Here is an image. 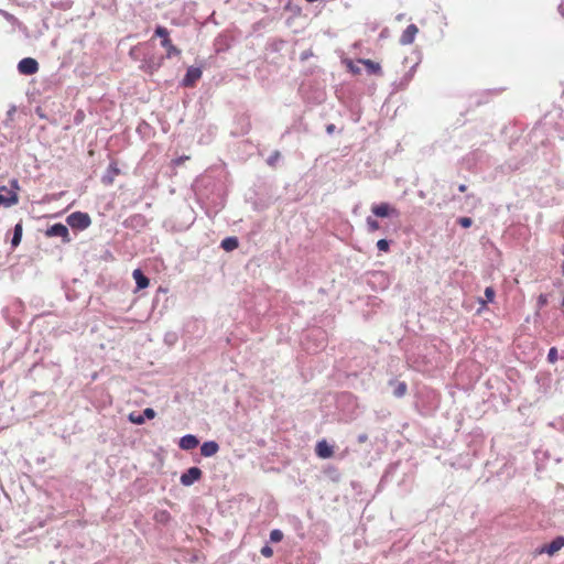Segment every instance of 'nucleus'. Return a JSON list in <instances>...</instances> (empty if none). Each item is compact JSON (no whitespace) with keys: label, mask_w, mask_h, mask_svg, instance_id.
<instances>
[{"label":"nucleus","mask_w":564,"mask_h":564,"mask_svg":"<svg viewBox=\"0 0 564 564\" xmlns=\"http://www.w3.org/2000/svg\"><path fill=\"white\" fill-rule=\"evenodd\" d=\"M260 553L264 557H271L273 555V550L270 545L265 544L261 547Z\"/></svg>","instance_id":"36"},{"label":"nucleus","mask_w":564,"mask_h":564,"mask_svg":"<svg viewBox=\"0 0 564 564\" xmlns=\"http://www.w3.org/2000/svg\"><path fill=\"white\" fill-rule=\"evenodd\" d=\"M315 452L316 455L321 458H329L334 453L333 446L329 445L325 440L317 442Z\"/></svg>","instance_id":"15"},{"label":"nucleus","mask_w":564,"mask_h":564,"mask_svg":"<svg viewBox=\"0 0 564 564\" xmlns=\"http://www.w3.org/2000/svg\"><path fill=\"white\" fill-rule=\"evenodd\" d=\"M314 337L316 340H318V344L316 345L315 348H312V347H306V349L310 351V352H316L318 349L321 348H324L325 347V333L323 330H321L319 328H314L312 329L308 335H307V338H312Z\"/></svg>","instance_id":"13"},{"label":"nucleus","mask_w":564,"mask_h":564,"mask_svg":"<svg viewBox=\"0 0 564 564\" xmlns=\"http://www.w3.org/2000/svg\"><path fill=\"white\" fill-rule=\"evenodd\" d=\"M174 339H175V335H171V337H170V335L165 336V340L169 343H172Z\"/></svg>","instance_id":"44"},{"label":"nucleus","mask_w":564,"mask_h":564,"mask_svg":"<svg viewBox=\"0 0 564 564\" xmlns=\"http://www.w3.org/2000/svg\"><path fill=\"white\" fill-rule=\"evenodd\" d=\"M212 183H213V180L209 176H204L200 180H198L197 184H196L197 195L203 196V193L200 192V186L207 187V186L212 185Z\"/></svg>","instance_id":"27"},{"label":"nucleus","mask_w":564,"mask_h":564,"mask_svg":"<svg viewBox=\"0 0 564 564\" xmlns=\"http://www.w3.org/2000/svg\"><path fill=\"white\" fill-rule=\"evenodd\" d=\"M164 56H148L142 61L141 68L149 74L156 72L163 64Z\"/></svg>","instance_id":"7"},{"label":"nucleus","mask_w":564,"mask_h":564,"mask_svg":"<svg viewBox=\"0 0 564 564\" xmlns=\"http://www.w3.org/2000/svg\"><path fill=\"white\" fill-rule=\"evenodd\" d=\"M10 184H11V187H12V188H15V189H18V188H19L18 180H15V178H14V180H12V181L10 182Z\"/></svg>","instance_id":"43"},{"label":"nucleus","mask_w":564,"mask_h":564,"mask_svg":"<svg viewBox=\"0 0 564 564\" xmlns=\"http://www.w3.org/2000/svg\"><path fill=\"white\" fill-rule=\"evenodd\" d=\"M419 29L415 24H409L405 30L402 32L400 36L401 45H410L414 42L415 35L417 34Z\"/></svg>","instance_id":"11"},{"label":"nucleus","mask_w":564,"mask_h":564,"mask_svg":"<svg viewBox=\"0 0 564 564\" xmlns=\"http://www.w3.org/2000/svg\"><path fill=\"white\" fill-rule=\"evenodd\" d=\"M558 11L564 17V6L563 4L558 6Z\"/></svg>","instance_id":"47"},{"label":"nucleus","mask_w":564,"mask_h":564,"mask_svg":"<svg viewBox=\"0 0 564 564\" xmlns=\"http://www.w3.org/2000/svg\"><path fill=\"white\" fill-rule=\"evenodd\" d=\"M132 276L135 280L138 290L145 289L150 283L149 278L145 276L144 273L140 269H135L132 273Z\"/></svg>","instance_id":"18"},{"label":"nucleus","mask_w":564,"mask_h":564,"mask_svg":"<svg viewBox=\"0 0 564 564\" xmlns=\"http://www.w3.org/2000/svg\"><path fill=\"white\" fill-rule=\"evenodd\" d=\"M399 466H400L399 462L390 464L381 477L380 485L390 482L393 479V476H394L395 471L398 470Z\"/></svg>","instance_id":"19"},{"label":"nucleus","mask_w":564,"mask_h":564,"mask_svg":"<svg viewBox=\"0 0 564 564\" xmlns=\"http://www.w3.org/2000/svg\"><path fill=\"white\" fill-rule=\"evenodd\" d=\"M564 546V536L558 535L554 538L550 543L542 545L539 549L540 554L554 555L557 551H560Z\"/></svg>","instance_id":"8"},{"label":"nucleus","mask_w":564,"mask_h":564,"mask_svg":"<svg viewBox=\"0 0 564 564\" xmlns=\"http://www.w3.org/2000/svg\"><path fill=\"white\" fill-rule=\"evenodd\" d=\"M19 202V196L14 191H9L6 186H0V206L10 207Z\"/></svg>","instance_id":"9"},{"label":"nucleus","mask_w":564,"mask_h":564,"mask_svg":"<svg viewBox=\"0 0 564 564\" xmlns=\"http://www.w3.org/2000/svg\"><path fill=\"white\" fill-rule=\"evenodd\" d=\"M66 223L73 229L85 230L90 226L91 219L87 213L74 212L67 216Z\"/></svg>","instance_id":"1"},{"label":"nucleus","mask_w":564,"mask_h":564,"mask_svg":"<svg viewBox=\"0 0 564 564\" xmlns=\"http://www.w3.org/2000/svg\"><path fill=\"white\" fill-rule=\"evenodd\" d=\"M239 246V240L237 237H234V236H230V237H226L225 239L221 240L220 242V247L225 250V251H234L235 249H237Z\"/></svg>","instance_id":"20"},{"label":"nucleus","mask_w":564,"mask_h":564,"mask_svg":"<svg viewBox=\"0 0 564 564\" xmlns=\"http://www.w3.org/2000/svg\"><path fill=\"white\" fill-rule=\"evenodd\" d=\"M0 14L9 22L13 23L17 21L15 17L12 15L11 13L0 9Z\"/></svg>","instance_id":"38"},{"label":"nucleus","mask_w":564,"mask_h":564,"mask_svg":"<svg viewBox=\"0 0 564 564\" xmlns=\"http://www.w3.org/2000/svg\"><path fill=\"white\" fill-rule=\"evenodd\" d=\"M219 451V445L216 441H206L200 445V454L204 457H212Z\"/></svg>","instance_id":"16"},{"label":"nucleus","mask_w":564,"mask_h":564,"mask_svg":"<svg viewBox=\"0 0 564 564\" xmlns=\"http://www.w3.org/2000/svg\"><path fill=\"white\" fill-rule=\"evenodd\" d=\"M184 159H185V158H178V159L175 161V163H176V164L183 163V160H184Z\"/></svg>","instance_id":"50"},{"label":"nucleus","mask_w":564,"mask_h":564,"mask_svg":"<svg viewBox=\"0 0 564 564\" xmlns=\"http://www.w3.org/2000/svg\"><path fill=\"white\" fill-rule=\"evenodd\" d=\"M558 358L557 349L555 347H552L549 349L547 352V361L551 364H554Z\"/></svg>","instance_id":"33"},{"label":"nucleus","mask_w":564,"mask_h":564,"mask_svg":"<svg viewBox=\"0 0 564 564\" xmlns=\"http://www.w3.org/2000/svg\"><path fill=\"white\" fill-rule=\"evenodd\" d=\"M172 517L167 510H159L154 513V520L161 524H167L171 521Z\"/></svg>","instance_id":"25"},{"label":"nucleus","mask_w":564,"mask_h":564,"mask_svg":"<svg viewBox=\"0 0 564 564\" xmlns=\"http://www.w3.org/2000/svg\"><path fill=\"white\" fill-rule=\"evenodd\" d=\"M390 383L393 386L392 394L395 398H402L405 395L408 386L404 381H391Z\"/></svg>","instance_id":"22"},{"label":"nucleus","mask_w":564,"mask_h":564,"mask_svg":"<svg viewBox=\"0 0 564 564\" xmlns=\"http://www.w3.org/2000/svg\"><path fill=\"white\" fill-rule=\"evenodd\" d=\"M375 278H384V274L383 273H376L373 274Z\"/></svg>","instance_id":"48"},{"label":"nucleus","mask_w":564,"mask_h":564,"mask_svg":"<svg viewBox=\"0 0 564 564\" xmlns=\"http://www.w3.org/2000/svg\"><path fill=\"white\" fill-rule=\"evenodd\" d=\"M184 159H185V158H178V159L175 161V163H176V164L183 163V160H184Z\"/></svg>","instance_id":"49"},{"label":"nucleus","mask_w":564,"mask_h":564,"mask_svg":"<svg viewBox=\"0 0 564 564\" xmlns=\"http://www.w3.org/2000/svg\"><path fill=\"white\" fill-rule=\"evenodd\" d=\"M416 66H417L416 64H415V65H413V66L411 67V69L405 74V76H404V80H405V82H410V80L412 79V77H413V73H414V70H415Z\"/></svg>","instance_id":"39"},{"label":"nucleus","mask_w":564,"mask_h":564,"mask_svg":"<svg viewBox=\"0 0 564 564\" xmlns=\"http://www.w3.org/2000/svg\"><path fill=\"white\" fill-rule=\"evenodd\" d=\"M156 415L155 411L152 408H147L142 413L132 412L129 414V421L134 424H143L145 420H152Z\"/></svg>","instance_id":"10"},{"label":"nucleus","mask_w":564,"mask_h":564,"mask_svg":"<svg viewBox=\"0 0 564 564\" xmlns=\"http://www.w3.org/2000/svg\"><path fill=\"white\" fill-rule=\"evenodd\" d=\"M367 68V72L369 74L373 75H380L381 74V66L379 63H376L371 59H361L360 61Z\"/></svg>","instance_id":"24"},{"label":"nucleus","mask_w":564,"mask_h":564,"mask_svg":"<svg viewBox=\"0 0 564 564\" xmlns=\"http://www.w3.org/2000/svg\"><path fill=\"white\" fill-rule=\"evenodd\" d=\"M22 232H23V227H22V223L20 221L18 224H15V226L13 228V236L11 239V247L13 249L20 245L21 239H22Z\"/></svg>","instance_id":"23"},{"label":"nucleus","mask_w":564,"mask_h":564,"mask_svg":"<svg viewBox=\"0 0 564 564\" xmlns=\"http://www.w3.org/2000/svg\"><path fill=\"white\" fill-rule=\"evenodd\" d=\"M13 111H15V108H14V107H13V108L8 112V115H9V116H10V115H12V112H13Z\"/></svg>","instance_id":"51"},{"label":"nucleus","mask_w":564,"mask_h":564,"mask_svg":"<svg viewBox=\"0 0 564 564\" xmlns=\"http://www.w3.org/2000/svg\"><path fill=\"white\" fill-rule=\"evenodd\" d=\"M280 159H281V153H280V151L275 150L267 159V164L271 167H274Z\"/></svg>","instance_id":"28"},{"label":"nucleus","mask_w":564,"mask_h":564,"mask_svg":"<svg viewBox=\"0 0 564 564\" xmlns=\"http://www.w3.org/2000/svg\"><path fill=\"white\" fill-rule=\"evenodd\" d=\"M368 440V435L362 433L357 436L358 443H365Z\"/></svg>","instance_id":"42"},{"label":"nucleus","mask_w":564,"mask_h":564,"mask_svg":"<svg viewBox=\"0 0 564 564\" xmlns=\"http://www.w3.org/2000/svg\"><path fill=\"white\" fill-rule=\"evenodd\" d=\"M45 235L47 237H61L63 242L70 241L69 230H68L67 226L62 223H56V224H53L52 226H50L46 229Z\"/></svg>","instance_id":"4"},{"label":"nucleus","mask_w":564,"mask_h":564,"mask_svg":"<svg viewBox=\"0 0 564 564\" xmlns=\"http://www.w3.org/2000/svg\"><path fill=\"white\" fill-rule=\"evenodd\" d=\"M549 302V297H547V294H540L539 297H538V302H536V306H538V310H541L542 307H544Z\"/></svg>","instance_id":"35"},{"label":"nucleus","mask_w":564,"mask_h":564,"mask_svg":"<svg viewBox=\"0 0 564 564\" xmlns=\"http://www.w3.org/2000/svg\"><path fill=\"white\" fill-rule=\"evenodd\" d=\"M335 129H336L335 124H333V123L327 124V126H326V132H327V134H333V133H334V131H335Z\"/></svg>","instance_id":"41"},{"label":"nucleus","mask_w":564,"mask_h":564,"mask_svg":"<svg viewBox=\"0 0 564 564\" xmlns=\"http://www.w3.org/2000/svg\"><path fill=\"white\" fill-rule=\"evenodd\" d=\"M371 212L376 217H399L400 213L397 208L392 207L389 203H381L372 205Z\"/></svg>","instance_id":"3"},{"label":"nucleus","mask_w":564,"mask_h":564,"mask_svg":"<svg viewBox=\"0 0 564 564\" xmlns=\"http://www.w3.org/2000/svg\"><path fill=\"white\" fill-rule=\"evenodd\" d=\"M466 189H467V186L465 184H460L458 186V191L462 192V193H464Z\"/></svg>","instance_id":"46"},{"label":"nucleus","mask_w":564,"mask_h":564,"mask_svg":"<svg viewBox=\"0 0 564 564\" xmlns=\"http://www.w3.org/2000/svg\"><path fill=\"white\" fill-rule=\"evenodd\" d=\"M355 402V398L352 394L350 393H343L339 398H338V403L340 402Z\"/></svg>","instance_id":"37"},{"label":"nucleus","mask_w":564,"mask_h":564,"mask_svg":"<svg viewBox=\"0 0 564 564\" xmlns=\"http://www.w3.org/2000/svg\"><path fill=\"white\" fill-rule=\"evenodd\" d=\"M18 70L22 75H33L39 70V63L33 57H24L18 63Z\"/></svg>","instance_id":"5"},{"label":"nucleus","mask_w":564,"mask_h":564,"mask_svg":"<svg viewBox=\"0 0 564 564\" xmlns=\"http://www.w3.org/2000/svg\"><path fill=\"white\" fill-rule=\"evenodd\" d=\"M147 218L141 214H134L124 221L126 227L140 230L147 226Z\"/></svg>","instance_id":"12"},{"label":"nucleus","mask_w":564,"mask_h":564,"mask_svg":"<svg viewBox=\"0 0 564 564\" xmlns=\"http://www.w3.org/2000/svg\"><path fill=\"white\" fill-rule=\"evenodd\" d=\"M366 224L370 232H373L380 228L379 221L370 216L367 217Z\"/></svg>","instance_id":"30"},{"label":"nucleus","mask_w":564,"mask_h":564,"mask_svg":"<svg viewBox=\"0 0 564 564\" xmlns=\"http://www.w3.org/2000/svg\"><path fill=\"white\" fill-rule=\"evenodd\" d=\"M154 35L160 37L161 41L170 40V32L165 26L158 25L154 30Z\"/></svg>","instance_id":"26"},{"label":"nucleus","mask_w":564,"mask_h":564,"mask_svg":"<svg viewBox=\"0 0 564 564\" xmlns=\"http://www.w3.org/2000/svg\"><path fill=\"white\" fill-rule=\"evenodd\" d=\"M202 74L203 72L200 67L189 66L186 69L185 76L183 77L181 85L183 87H193L196 84V82L202 77Z\"/></svg>","instance_id":"6"},{"label":"nucleus","mask_w":564,"mask_h":564,"mask_svg":"<svg viewBox=\"0 0 564 564\" xmlns=\"http://www.w3.org/2000/svg\"><path fill=\"white\" fill-rule=\"evenodd\" d=\"M120 170L118 169L116 163H110L107 167L106 172L101 176V182L105 185H111L113 183L115 176L118 175Z\"/></svg>","instance_id":"17"},{"label":"nucleus","mask_w":564,"mask_h":564,"mask_svg":"<svg viewBox=\"0 0 564 564\" xmlns=\"http://www.w3.org/2000/svg\"><path fill=\"white\" fill-rule=\"evenodd\" d=\"M495 294H496V293H495L494 288H491V286L486 288V289H485V297H486V302H489V303L494 302V300H495Z\"/></svg>","instance_id":"34"},{"label":"nucleus","mask_w":564,"mask_h":564,"mask_svg":"<svg viewBox=\"0 0 564 564\" xmlns=\"http://www.w3.org/2000/svg\"><path fill=\"white\" fill-rule=\"evenodd\" d=\"M161 45L166 50V58H172L181 54V50L173 45L171 40L161 41Z\"/></svg>","instance_id":"21"},{"label":"nucleus","mask_w":564,"mask_h":564,"mask_svg":"<svg viewBox=\"0 0 564 564\" xmlns=\"http://www.w3.org/2000/svg\"><path fill=\"white\" fill-rule=\"evenodd\" d=\"M174 339H175V335H171V337H170V335L165 336V340L169 343H172Z\"/></svg>","instance_id":"45"},{"label":"nucleus","mask_w":564,"mask_h":564,"mask_svg":"<svg viewBox=\"0 0 564 564\" xmlns=\"http://www.w3.org/2000/svg\"><path fill=\"white\" fill-rule=\"evenodd\" d=\"M198 444H199V440L197 438V436H195L193 434H186V435L182 436L178 442V446L184 451L194 449L195 447L198 446Z\"/></svg>","instance_id":"14"},{"label":"nucleus","mask_w":564,"mask_h":564,"mask_svg":"<svg viewBox=\"0 0 564 564\" xmlns=\"http://www.w3.org/2000/svg\"><path fill=\"white\" fill-rule=\"evenodd\" d=\"M391 241L388 239H380L377 241V248L379 251H389Z\"/></svg>","instance_id":"31"},{"label":"nucleus","mask_w":564,"mask_h":564,"mask_svg":"<svg viewBox=\"0 0 564 564\" xmlns=\"http://www.w3.org/2000/svg\"><path fill=\"white\" fill-rule=\"evenodd\" d=\"M313 55L312 51H304L301 53V59L306 61L308 57Z\"/></svg>","instance_id":"40"},{"label":"nucleus","mask_w":564,"mask_h":564,"mask_svg":"<svg viewBox=\"0 0 564 564\" xmlns=\"http://www.w3.org/2000/svg\"><path fill=\"white\" fill-rule=\"evenodd\" d=\"M203 477V471L200 468L193 466L186 469L180 478V482L185 486L189 487L194 485L196 481H198Z\"/></svg>","instance_id":"2"},{"label":"nucleus","mask_w":564,"mask_h":564,"mask_svg":"<svg viewBox=\"0 0 564 564\" xmlns=\"http://www.w3.org/2000/svg\"><path fill=\"white\" fill-rule=\"evenodd\" d=\"M283 532L280 529H273L270 532V542L278 543L283 540Z\"/></svg>","instance_id":"29"},{"label":"nucleus","mask_w":564,"mask_h":564,"mask_svg":"<svg viewBox=\"0 0 564 564\" xmlns=\"http://www.w3.org/2000/svg\"><path fill=\"white\" fill-rule=\"evenodd\" d=\"M473 219L470 217H459L457 219V224L460 225L463 228H469L473 225Z\"/></svg>","instance_id":"32"}]
</instances>
